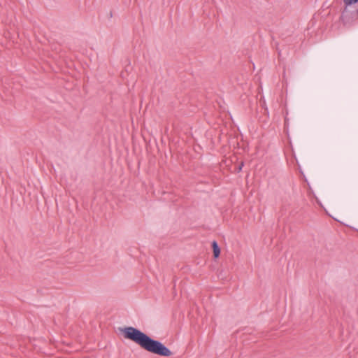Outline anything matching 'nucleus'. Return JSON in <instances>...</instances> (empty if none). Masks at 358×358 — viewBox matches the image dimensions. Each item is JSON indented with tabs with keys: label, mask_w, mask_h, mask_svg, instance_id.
I'll return each mask as SVG.
<instances>
[{
	"label": "nucleus",
	"mask_w": 358,
	"mask_h": 358,
	"mask_svg": "<svg viewBox=\"0 0 358 358\" xmlns=\"http://www.w3.org/2000/svg\"><path fill=\"white\" fill-rule=\"evenodd\" d=\"M124 338L132 341L143 350L162 357L172 355V352L159 341L155 340L138 329L127 327L121 330Z\"/></svg>",
	"instance_id": "1"
},
{
	"label": "nucleus",
	"mask_w": 358,
	"mask_h": 358,
	"mask_svg": "<svg viewBox=\"0 0 358 358\" xmlns=\"http://www.w3.org/2000/svg\"><path fill=\"white\" fill-rule=\"evenodd\" d=\"M212 248L213 250V256L214 258H217L220 254V248L215 241H213L212 243Z\"/></svg>",
	"instance_id": "2"
},
{
	"label": "nucleus",
	"mask_w": 358,
	"mask_h": 358,
	"mask_svg": "<svg viewBox=\"0 0 358 358\" xmlns=\"http://www.w3.org/2000/svg\"><path fill=\"white\" fill-rule=\"evenodd\" d=\"M343 2L346 6L352 5L353 3H356L358 2V0H343Z\"/></svg>",
	"instance_id": "3"
},
{
	"label": "nucleus",
	"mask_w": 358,
	"mask_h": 358,
	"mask_svg": "<svg viewBox=\"0 0 358 358\" xmlns=\"http://www.w3.org/2000/svg\"><path fill=\"white\" fill-rule=\"evenodd\" d=\"M243 166V162H241L237 168V171L240 172Z\"/></svg>",
	"instance_id": "4"
},
{
	"label": "nucleus",
	"mask_w": 358,
	"mask_h": 358,
	"mask_svg": "<svg viewBox=\"0 0 358 358\" xmlns=\"http://www.w3.org/2000/svg\"><path fill=\"white\" fill-rule=\"evenodd\" d=\"M357 14H358V9H357Z\"/></svg>",
	"instance_id": "5"
}]
</instances>
